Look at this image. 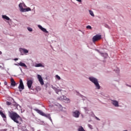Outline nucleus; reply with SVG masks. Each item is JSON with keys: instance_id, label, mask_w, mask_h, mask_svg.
Instances as JSON below:
<instances>
[{"instance_id": "1", "label": "nucleus", "mask_w": 131, "mask_h": 131, "mask_svg": "<svg viewBox=\"0 0 131 131\" xmlns=\"http://www.w3.org/2000/svg\"><path fill=\"white\" fill-rule=\"evenodd\" d=\"M9 117H10L12 120H13L16 123L20 124V121H22V118H21V117L17 113L15 112H9Z\"/></svg>"}, {"instance_id": "2", "label": "nucleus", "mask_w": 131, "mask_h": 131, "mask_svg": "<svg viewBox=\"0 0 131 131\" xmlns=\"http://www.w3.org/2000/svg\"><path fill=\"white\" fill-rule=\"evenodd\" d=\"M89 80L95 84L97 90H100L101 86H100V84H99V82L97 78L93 77H89Z\"/></svg>"}, {"instance_id": "3", "label": "nucleus", "mask_w": 131, "mask_h": 131, "mask_svg": "<svg viewBox=\"0 0 131 131\" xmlns=\"http://www.w3.org/2000/svg\"><path fill=\"white\" fill-rule=\"evenodd\" d=\"M35 110V111H36V112H37V113L40 114V115H41L42 116H45V117H47V118L50 119V120H51V121H52V118H51V116L50 115V114L47 115V114H45L44 113H43L42 111H41L39 110L36 109Z\"/></svg>"}, {"instance_id": "4", "label": "nucleus", "mask_w": 131, "mask_h": 131, "mask_svg": "<svg viewBox=\"0 0 131 131\" xmlns=\"http://www.w3.org/2000/svg\"><path fill=\"white\" fill-rule=\"evenodd\" d=\"M102 38V35H96L94 36L92 40L93 42H96V41H98V40H100Z\"/></svg>"}, {"instance_id": "5", "label": "nucleus", "mask_w": 131, "mask_h": 131, "mask_svg": "<svg viewBox=\"0 0 131 131\" xmlns=\"http://www.w3.org/2000/svg\"><path fill=\"white\" fill-rule=\"evenodd\" d=\"M18 89L19 90V92H22L23 90H24V84H23V81L21 79L19 80V85L18 86Z\"/></svg>"}, {"instance_id": "6", "label": "nucleus", "mask_w": 131, "mask_h": 131, "mask_svg": "<svg viewBox=\"0 0 131 131\" xmlns=\"http://www.w3.org/2000/svg\"><path fill=\"white\" fill-rule=\"evenodd\" d=\"M79 115H80V113L78 111H76L73 112V116L76 118H78V117H79Z\"/></svg>"}, {"instance_id": "7", "label": "nucleus", "mask_w": 131, "mask_h": 131, "mask_svg": "<svg viewBox=\"0 0 131 131\" xmlns=\"http://www.w3.org/2000/svg\"><path fill=\"white\" fill-rule=\"evenodd\" d=\"M37 78L41 85H43L45 84V83L43 82V79H42V77H41V76L40 75H37Z\"/></svg>"}, {"instance_id": "8", "label": "nucleus", "mask_w": 131, "mask_h": 131, "mask_svg": "<svg viewBox=\"0 0 131 131\" xmlns=\"http://www.w3.org/2000/svg\"><path fill=\"white\" fill-rule=\"evenodd\" d=\"M32 83H33V82H32V80H29L27 81V86L29 89H31V86H32Z\"/></svg>"}, {"instance_id": "9", "label": "nucleus", "mask_w": 131, "mask_h": 131, "mask_svg": "<svg viewBox=\"0 0 131 131\" xmlns=\"http://www.w3.org/2000/svg\"><path fill=\"white\" fill-rule=\"evenodd\" d=\"M112 103L115 107H119V104H118V102L116 100H112Z\"/></svg>"}, {"instance_id": "10", "label": "nucleus", "mask_w": 131, "mask_h": 131, "mask_svg": "<svg viewBox=\"0 0 131 131\" xmlns=\"http://www.w3.org/2000/svg\"><path fill=\"white\" fill-rule=\"evenodd\" d=\"M19 51L20 52L21 54H22V53H24V54H27V53H28V50H27V49L23 48H20Z\"/></svg>"}, {"instance_id": "11", "label": "nucleus", "mask_w": 131, "mask_h": 131, "mask_svg": "<svg viewBox=\"0 0 131 131\" xmlns=\"http://www.w3.org/2000/svg\"><path fill=\"white\" fill-rule=\"evenodd\" d=\"M0 115H1L2 117H3L4 121H6L7 120V117L6 116V115L3 113V112L0 111Z\"/></svg>"}, {"instance_id": "12", "label": "nucleus", "mask_w": 131, "mask_h": 131, "mask_svg": "<svg viewBox=\"0 0 131 131\" xmlns=\"http://www.w3.org/2000/svg\"><path fill=\"white\" fill-rule=\"evenodd\" d=\"M18 7L20 9V12H24V10L25 9V8H23V4L22 3H20L18 5Z\"/></svg>"}, {"instance_id": "13", "label": "nucleus", "mask_w": 131, "mask_h": 131, "mask_svg": "<svg viewBox=\"0 0 131 131\" xmlns=\"http://www.w3.org/2000/svg\"><path fill=\"white\" fill-rule=\"evenodd\" d=\"M39 28L42 30V31H43V32H45L46 33H48L49 32H48V31H47V29L43 28L42 27H41V26L40 25H38V26Z\"/></svg>"}, {"instance_id": "14", "label": "nucleus", "mask_w": 131, "mask_h": 131, "mask_svg": "<svg viewBox=\"0 0 131 131\" xmlns=\"http://www.w3.org/2000/svg\"><path fill=\"white\" fill-rule=\"evenodd\" d=\"M10 80H11V85H12V86H15L16 85V82L15 81L14 79L11 78Z\"/></svg>"}, {"instance_id": "15", "label": "nucleus", "mask_w": 131, "mask_h": 131, "mask_svg": "<svg viewBox=\"0 0 131 131\" xmlns=\"http://www.w3.org/2000/svg\"><path fill=\"white\" fill-rule=\"evenodd\" d=\"M19 66H21V67H25L26 68H27V66L26 64L22 62H20L18 63Z\"/></svg>"}, {"instance_id": "16", "label": "nucleus", "mask_w": 131, "mask_h": 131, "mask_svg": "<svg viewBox=\"0 0 131 131\" xmlns=\"http://www.w3.org/2000/svg\"><path fill=\"white\" fill-rule=\"evenodd\" d=\"M2 18L7 20H10V17H8L7 15H3Z\"/></svg>"}, {"instance_id": "17", "label": "nucleus", "mask_w": 131, "mask_h": 131, "mask_svg": "<svg viewBox=\"0 0 131 131\" xmlns=\"http://www.w3.org/2000/svg\"><path fill=\"white\" fill-rule=\"evenodd\" d=\"M90 14L92 17H95V14H94V12L92 10H89Z\"/></svg>"}, {"instance_id": "18", "label": "nucleus", "mask_w": 131, "mask_h": 131, "mask_svg": "<svg viewBox=\"0 0 131 131\" xmlns=\"http://www.w3.org/2000/svg\"><path fill=\"white\" fill-rule=\"evenodd\" d=\"M24 10V12H29V11H31V9H30V8H25V9Z\"/></svg>"}, {"instance_id": "19", "label": "nucleus", "mask_w": 131, "mask_h": 131, "mask_svg": "<svg viewBox=\"0 0 131 131\" xmlns=\"http://www.w3.org/2000/svg\"><path fill=\"white\" fill-rule=\"evenodd\" d=\"M35 67H42V64L41 63H37L35 65Z\"/></svg>"}, {"instance_id": "20", "label": "nucleus", "mask_w": 131, "mask_h": 131, "mask_svg": "<svg viewBox=\"0 0 131 131\" xmlns=\"http://www.w3.org/2000/svg\"><path fill=\"white\" fill-rule=\"evenodd\" d=\"M78 131H85L82 126H80L78 128Z\"/></svg>"}, {"instance_id": "21", "label": "nucleus", "mask_w": 131, "mask_h": 131, "mask_svg": "<svg viewBox=\"0 0 131 131\" xmlns=\"http://www.w3.org/2000/svg\"><path fill=\"white\" fill-rule=\"evenodd\" d=\"M56 78H57V79H58V80H60V79H61V77H60V76H59V75H56Z\"/></svg>"}, {"instance_id": "22", "label": "nucleus", "mask_w": 131, "mask_h": 131, "mask_svg": "<svg viewBox=\"0 0 131 131\" xmlns=\"http://www.w3.org/2000/svg\"><path fill=\"white\" fill-rule=\"evenodd\" d=\"M6 104L8 105V106H10V105H11L12 103L9 101H7Z\"/></svg>"}, {"instance_id": "23", "label": "nucleus", "mask_w": 131, "mask_h": 131, "mask_svg": "<svg viewBox=\"0 0 131 131\" xmlns=\"http://www.w3.org/2000/svg\"><path fill=\"white\" fill-rule=\"evenodd\" d=\"M86 28L87 29H92V27L91 26H87Z\"/></svg>"}, {"instance_id": "24", "label": "nucleus", "mask_w": 131, "mask_h": 131, "mask_svg": "<svg viewBox=\"0 0 131 131\" xmlns=\"http://www.w3.org/2000/svg\"><path fill=\"white\" fill-rule=\"evenodd\" d=\"M13 106H14V107H15V108H17V107H18V104L15 103L13 104Z\"/></svg>"}, {"instance_id": "25", "label": "nucleus", "mask_w": 131, "mask_h": 131, "mask_svg": "<svg viewBox=\"0 0 131 131\" xmlns=\"http://www.w3.org/2000/svg\"><path fill=\"white\" fill-rule=\"evenodd\" d=\"M28 30H29V31H32V28H31L30 27H28Z\"/></svg>"}, {"instance_id": "26", "label": "nucleus", "mask_w": 131, "mask_h": 131, "mask_svg": "<svg viewBox=\"0 0 131 131\" xmlns=\"http://www.w3.org/2000/svg\"><path fill=\"white\" fill-rule=\"evenodd\" d=\"M88 126H89V127H90V128H91V129L93 128V126H92V125L89 124Z\"/></svg>"}, {"instance_id": "27", "label": "nucleus", "mask_w": 131, "mask_h": 131, "mask_svg": "<svg viewBox=\"0 0 131 131\" xmlns=\"http://www.w3.org/2000/svg\"><path fill=\"white\" fill-rule=\"evenodd\" d=\"M23 8H26V5H25L24 4H23Z\"/></svg>"}, {"instance_id": "28", "label": "nucleus", "mask_w": 131, "mask_h": 131, "mask_svg": "<svg viewBox=\"0 0 131 131\" xmlns=\"http://www.w3.org/2000/svg\"><path fill=\"white\" fill-rule=\"evenodd\" d=\"M15 65H16V66H19V63H15Z\"/></svg>"}, {"instance_id": "29", "label": "nucleus", "mask_w": 131, "mask_h": 131, "mask_svg": "<svg viewBox=\"0 0 131 131\" xmlns=\"http://www.w3.org/2000/svg\"><path fill=\"white\" fill-rule=\"evenodd\" d=\"M96 119H97V120H100V119H99L98 117H96Z\"/></svg>"}, {"instance_id": "30", "label": "nucleus", "mask_w": 131, "mask_h": 131, "mask_svg": "<svg viewBox=\"0 0 131 131\" xmlns=\"http://www.w3.org/2000/svg\"><path fill=\"white\" fill-rule=\"evenodd\" d=\"M14 61H18V58H15V59H14Z\"/></svg>"}, {"instance_id": "31", "label": "nucleus", "mask_w": 131, "mask_h": 131, "mask_svg": "<svg viewBox=\"0 0 131 131\" xmlns=\"http://www.w3.org/2000/svg\"><path fill=\"white\" fill-rule=\"evenodd\" d=\"M76 1H77V2H79V3H81V0H76Z\"/></svg>"}, {"instance_id": "32", "label": "nucleus", "mask_w": 131, "mask_h": 131, "mask_svg": "<svg viewBox=\"0 0 131 131\" xmlns=\"http://www.w3.org/2000/svg\"><path fill=\"white\" fill-rule=\"evenodd\" d=\"M5 85H7L8 84V83H7V82H5Z\"/></svg>"}, {"instance_id": "33", "label": "nucleus", "mask_w": 131, "mask_h": 131, "mask_svg": "<svg viewBox=\"0 0 131 131\" xmlns=\"http://www.w3.org/2000/svg\"><path fill=\"white\" fill-rule=\"evenodd\" d=\"M66 100H67V101H69V99L67 98Z\"/></svg>"}, {"instance_id": "34", "label": "nucleus", "mask_w": 131, "mask_h": 131, "mask_svg": "<svg viewBox=\"0 0 131 131\" xmlns=\"http://www.w3.org/2000/svg\"><path fill=\"white\" fill-rule=\"evenodd\" d=\"M0 55H2V51H0Z\"/></svg>"}, {"instance_id": "35", "label": "nucleus", "mask_w": 131, "mask_h": 131, "mask_svg": "<svg viewBox=\"0 0 131 131\" xmlns=\"http://www.w3.org/2000/svg\"><path fill=\"white\" fill-rule=\"evenodd\" d=\"M56 94H58V92L56 91Z\"/></svg>"}, {"instance_id": "36", "label": "nucleus", "mask_w": 131, "mask_h": 131, "mask_svg": "<svg viewBox=\"0 0 131 131\" xmlns=\"http://www.w3.org/2000/svg\"><path fill=\"white\" fill-rule=\"evenodd\" d=\"M125 131H127V130H125Z\"/></svg>"}]
</instances>
